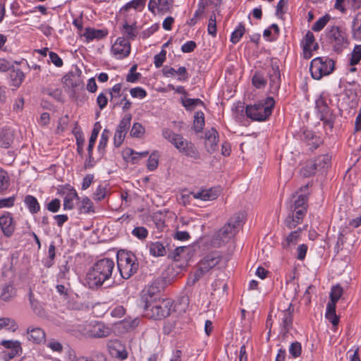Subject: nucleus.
<instances>
[{"instance_id": "34", "label": "nucleus", "mask_w": 361, "mask_h": 361, "mask_svg": "<svg viewBox=\"0 0 361 361\" xmlns=\"http://www.w3.org/2000/svg\"><path fill=\"white\" fill-rule=\"evenodd\" d=\"M245 32V25L243 23H238L235 30L231 35V42L235 44L240 42L242 37L244 35Z\"/></svg>"}, {"instance_id": "30", "label": "nucleus", "mask_w": 361, "mask_h": 361, "mask_svg": "<svg viewBox=\"0 0 361 361\" xmlns=\"http://www.w3.org/2000/svg\"><path fill=\"white\" fill-rule=\"evenodd\" d=\"M24 202L32 214H37L40 209L38 200L32 195H27L24 199Z\"/></svg>"}, {"instance_id": "4", "label": "nucleus", "mask_w": 361, "mask_h": 361, "mask_svg": "<svg viewBox=\"0 0 361 361\" xmlns=\"http://www.w3.org/2000/svg\"><path fill=\"white\" fill-rule=\"evenodd\" d=\"M325 35L328 45L336 54H341L350 44L348 34L345 29L339 26H328L325 30Z\"/></svg>"}, {"instance_id": "23", "label": "nucleus", "mask_w": 361, "mask_h": 361, "mask_svg": "<svg viewBox=\"0 0 361 361\" xmlns=\"http://www.w3.org/2000/svg\"><path fill=\"white\" fill-rule=\"evenodd\" d=\"M27 339L34 343H41L45 341V332L39 327H29L27 330Z\"/></svg>"}, {"instance_id": "48", "label": "nucleus", "mask_w": 361, "mask_h": 361, "mask_svg": "<svg viewBox=\"0 0 361 361\" xmlns=\"http://www.w3.org/2000/svg\"><path fill=\"white\" fill-rule=\"evenodd\" d=\"M145 133V128L139 123H134L130 131L132 137L140 138Z\"/></svg>"}, {"instance_id": "52", "label": "nucleus", "mask_w": 361, "mask_h": 361, "mask_svg": "<svg viewBox=\"0 0 361 361\" xmlns=\"http://www.w3.org/2000/svg\"><path fill=\"white\" fill-rule=\"evenodd\" d=\"M44 94L49 95L57 101L61 100L62 92L59 89L44 88L42 90Z\"/></svg>"}, {"instance_id": "6", "label": "nucleus", "mask_w": 361, "mask_h": 361, "mask_svg": "<svg viewBox=\"0 0 361 361\" xmlns=\"http://www.w3.org/2000/svg\"><path fill=\"white\" fill-rule=\"evenodd\" d=\"M116 258L117 267L123 279H128L137 271L139 263L136 256L131 252L119 250Z\"/></svg>"}, {"instance_id": "1", "label": "nucleus", "mask_w": 361, "mask_h": 361, "mask_svg": "<svg viewBox=\"0 0 361 361\" xmlns=\"http://www.w3.org/2000/svg\"><path fill=\"white\" fill-rule=\"evenodd\" d=\"M115 267L113 259L103 258L97 261L87 271L85 278V285L90 289L101 287L112 275Z\"/></svg>"}, {"instance_id": "47", "label": "nucleus", "mask_w": 361, "mask_h": 361, "mask_svg": "<svg viewBox=\"0 0 361 361\" xmlns=\"http://www.w3.org/2000/svg\"><path fill=\"white\" fill-rule=\"evenodd\" d=\"M181 103L183 106L189 111L192 110L195 106L198 105H202L203 102L200 99H182Z\"/></svg>"}, {"instance_id": "40", "label": "nucleus", "mask_w": 361, "mask_h": 361, "mask_svg": "<svg viewBox=\"0 0 361 361\" xmlns=\"http://www.w3.org/2000/svg\"><path fill=\"white\" fill-rule=\"evenodd\" d=\"M13 142V135L9 130H2L0 133V147L8 148Z\"/></svg>"}, {"instance_id": "11", "label": "nucleus", "mask_w": 361, "mask_h": 361, "mask_svg": "<svg viewBox=\"0 0 361 361\" xmlns=\"http://www.w3.org/2000/svg\"><path fill=\"white\" fill-rule=\"evenodd\" d=\"M80 331L85 336L90 338H103L111 334L109 327L103 322L97 321H92L86 324L83 329Z\"/></svg>"}, {"instance_id": "51", "label": "nucleus", "mask_w": 361, "mask_h": 361, "mask_svg": "<svg viewBox=\"0 0 361 361\" xmlns=\"http://www.w3.org/2000/svg\"><path fill=\"white\" fill-rule=\"evenodd\" d=\"M9 186V177L8 173L0 168V192L6 190Z\"/></svg>"}, {"instance_id": "7", "label": "nucleus", "mask_w": 361, "mask_h": 361, "mask_svg": "<svg viewBox=\"0 0 361 361\" xmlns=\"http://www.w3.org/2000/svg\"><path fill=\"white\" fill-rule=\"evenodd\" d=\"M223 262V257L220 252L217 251L212 252L207 255L198 263V268L194 273L192 278L188 279V283L195 284L200 280L206 273L215 267H219Z\"/></svg>"}, {"instance_id": "32", "label": "nucleus", "mask_w": 361, "mask_h": 361, "mask_svg": "<svg viewBox=\"0 0 361 361\" xmlns=\"http://www.w3.org/2000/svg\"><path fill=\"white\" fill-rule=\"evenodd\" d=\"M11 70V85L16 88H18L21 85L23 82V72L20 68L15 69L13 68Z\"/></svg>"}, {"instance_id": "60", "label": "nucleus", "mask_w": 361, "mask_h": 361, "mask_svg": "<svg viewBox=\"0 0 361 361\" xmlns=\"http://www.w3.org/2000/svg\"><path fill=\"white\" fill-rule=\"evenodd\" d=\"M176 75H178L177 80L180 82H185L189 78V74L185 67L181 66L176 70Z\"/></svg>"}, {"instance_id": "13", "label": "nucleus", "mask_w": 361, "mask_h": 361, "mask_svg": "<svg viewBox=\"0 0 361 361\" xmlns=\"http://www.w3.org/2000/svg\"><path fill=\"white\" fill-rule=\"evenodd\" d=\"M131 50L130 43L123 37H118L111 48L112 55L117 59H123L129 56Z\"/></svg>"}, {"instance_id": "41", "label": "nucleus", "mask_w": 361, "mask_h": 361, "mask_svg": "<svg viewBox=\"0 0 361 361\" xmlns=\"http://www.w3.org/2000/svg\"><path fill=\"white\" fill-rule=\"evenodd\" d=\"M300 232V230L290 232L285 240L282 242V246L283 247H288L295 245L299 239Z\"/></svg>"}, {"instance_id": "8", "label": "nucleus", "mask_w": 361, "mask_h": 361, "mask_svg": "<svg viewBox=\"0 0 361 361\" xmlns=\"http://www.w3.org/2000/svg\"><path fill=\"white\" fill-rule=\"evenodd\" d=\"M243 216L240 213L233 214L228 221L215 234V240H219V245L227 243L233 238L241 226Z\"/></svg>"}, {"instance_id": "61", "label": "nucleus", "mask_w": 361, "mask_h": 361, "mask_svg": "<svg viewBox=\"0 0 361 361\" xmlns=\"http://www.w3.org/2000/svg\"><path fill=\"white\" fill-rule=\"evenodd\" d=\"M48 256L49 261L46 262L45 266L47 267H50L52 265L53 261L56 256V247L54 243H51L49 246Z\"/></svg>"}, {"instance_id": "39", "label": "nucleus", "mask_w": 361, "mask_h": 361, "mask_svg": "<svg viewBox=\"0 0 361 361\" xmlns=\"http://www.w3.org/2000/svg\"><path fill=\"white\" fill-rule=\"evenodd\" d=\"M194 129L197 133H200L202 130L204 126V115L202 111H197L194 116Z\"/></svg>"}, {"instance_id": "28", "label": "nucleus", "mask_w": 361, "mask_h": 361, "mask_svg": "<svg viewBox=\"0 0 361 361\" xmlns=\"http://www.w3.org/2000/svg\"><path fill=\"white\" fill-rule=\"evenodd\" d=\"M121 32L125 36L124 37L129 42L130 40H135L138 34V29L136 26V23H134L130 25L127 22H125L122 25Z\"/></svg>"}, {"instance_id": "9", "label": "nucleus", "mask_w": 361, "mask_h": 361, "mask_svg": "<svg viewBox=\"0 0 361 361\" xmlns=\"http://www.w3.org/2000/svg\"><path fill=\"white\" fill-rule=\"evenodd\" d=\"M335 69V62L326 56L314 58L310 63V71L312 78L320 80L330 75Z\"/></svg>"}, {"instance_id": "43", "label": "nucleus", "mask_w": 361, "mask_h": 361, "mask_svg": "<svg viewBox=\"0 0 361 361\" xmlns=\"http://www.w3.org/2000/svg\"><path fill=\"white\" fill-rule=\"evenodd\" d=\"M16 294V290L11 285H6L1 289L0 292V298L4 301L8 300Z\"/></svg>"}, {"instance_id": "44", "label": "nucleus", "mask_w": 361, "mask_h": 361, "mask_svg": "<svg viewBox=\"0 0 361 361\" xmlns=\"http://www.w3.org/2000/svg\"><path fill=\"white\" fill-rule=\"evenodd\" d=\"M252 83L257 89L264 88L267 85V80L262 73L256 72L252 78Z\"/></svg>"}, {"instance_id": "18", "label": "nucleus", "mask_w": 361, "mask_h": 361, "mask_svg": "<svg viewBox=\"0 0 361 361\" xmlns=\"http://www.w3.org/2000/svg\"><path fill=\"white\" fill-rule=\"evenodd\" d=\"M361 7V0H335L334 9L343 14L348 10L356 11Z\"/></svg>"}, {"instance_id": "56", "label": "nucleus", "mask_w": 361, "mask_h": 361, "mask_svg": "<svg viewBox=\"0 0 361 361\" xmlns=\"http://www.w3.org/2000/svg\"><path fill=\"white\" fill-rule=\"evenodd\" d=\"M130 94L133 98H138L140 99H144L147 93L146 90L141 87H136L130 90Z\"/></svg>"}, {"instance_id": "10", "label": "nucleus", "mask_w": 361, "mask_h": 361, "mask_svg": "<svg viewBox=\"0 0 361 361\" xmlns=\"http://www.w3.org/2000/svg\"><path fill=\"white\" fill-rule=\"evenodd\" d=\"M328 101L329 99L327 97L324 93L321 94L315 101V109L317 117L325 124L332 128L335 116L329 106Z\"/></svg>"}, {"instance_id": "58", "label": "nucleus", "mask_w": 361, "mask_h": 361, "mask_svg": "<svg viewBox=\"0 0 361 361\" xmlns=\"http://www.w3.org/2000/svg\"><path fill=\"white\" fill-rule=\"evenodd\" d=\"M166 51L162 49L158 54L154 57V63L156 68H159L162 66L164 62L166 61Z\"/></svg>"}, {"instance_id": "53", "label": "nucleus", "mask_w": 361, "mask_h": 361, "mask_svg": "<svg viewBox=\"0 0 361 361\" xmlns=\"http://www.w3.org/2000/svg\"><path fill=\"white\" fill-rule=\"evenodd\" d=\"M288 351L290 355L294 358L298 357L302 353V346L300 343L298 341L292 343L289 346Z\"/></svg>"}, {"instance_id": "19", "label": "nucleus", "mask_w": 361, "mask_h": 361, "mask_svg": "<svg viewBox=\"0 0 361 361\" xmlns=\"http://www.w3.org/2000/svg\"><path fill=\"white\" fill-rule=\"evenodd\" d=\"M269 85L273 93L277 92L281 85V73L279 66L277 63H272L271 68L269 72Z\"/></svg>"}, {"instance_id": "12", "label": "nucleus", "mask_w": 361, "mask_h": 361, "mask_svg": "<svg viewBox=\"0 0 361 361\" xmlns=\"http://www.w3.org/2000/svg\"><path fill=\"white\" fill-rule=\"evenodd\" d=\"M132 120V115L126 114L120 121L114 136V145L116 147H119L123 142L125 137L129 131Z\"/></svg>"}, {"instance_id": "63", "label": "nucleus", "mask_w": 361, "mask_h": 361, "mask_svg": "<svg viewBox=\"0 0 361 361\" xmlns=\"http://www.w3.org/2000/svg\"><path fill=\"white\" fill-rule=\"evenodd\" d=\"M61 207V201L60 200L55 198L52 200L50 202L48 203L47 206V209L53 213H56L59 212Z\"/></svg>"}, {"instance_id": "45", "label": "nucleus", "mask_w": 361, "mask_h": 361, "mask_svg": "<svg viewBox=\"0 0 361 361\" xmlns=\"http://www.w3.org/2000/svg\"><path fill=\"white\" fill-rule=\"evenodd\" d=\"M331 16L329 14H326L324 16L319 18L312 25V30L314 32H320L327 25Z\"/></svg>"}, {"instance_id": "20", "label": "nucleus", "mask_w": 361, "mask_h": 361, "mask_svg": "<svg viewBox=\"0 0 361 361\" xmlns=\"http://www.w3.org/2000/svg\"><path fill=\"white\" fill-rule=\"evenodd\" d=\"M290 303L288 308L281 312L280 316V325L284 334L288 333L293 326V310Z\"/></svg>"}, {"instance_id": "2", "label": "nucleus", "mask_w": 361, "mask_h": 361, "mask_svg": "<svg viewBox=\"0 0 361 361\" xmlns=\"http://www.w3.org/2000/svg\"><path fill=\"white\" fill-rule=\"evenodd\" d=\"M173 301L169 298H147L144 315L151 319L161 320L169 317L172 311Z\"/></svg>"}, {"instance_id": "50", "label": "nucleus", "mask_w": 361, "mask_h": 361, "mask_svg": "<svg viewBox=\"0 0 361 361\" xmlns=\"http://www.w3.org/2000/svg\"><path fill=\"white\" fill-rule=\"evenodd\" d=\"M131 233L134 237L139 240H144L148 235V231L145 227L137 226L133 229Z\"/></svg>"}, {"instance_id": "42", "label": "nucleus", "mask_w": 361, "mask_h": 361, "mask_svg": "<svg viewBox=\"0 0 361 361\" xmlns=\"http://www.w3.org/2000/svg\"><path fill=\"white\" fill-rule=\"evenodd\" d=\"M361 60V44H357L354 47L349 59L350 66H355L360 63Z\"/></svg>"}, {"instance_id": "31", "label": "nucleus", "mask_w": 361, "mask_h": 361, "mask_svg": "<svg viewBox=\"0 0 361 361\" xmlns=\"http://www.w3.org/2000/svg\"><path fill=\"white\" fill-rule=\"evenodd\" d=\"M78 210L80 213H90L94 212V204L91 200L87 197H82V199L78 201Z\"/></svg>"}, {"instance_id": "25", "label": "nucleus", "mask_w": 361, "mask_h": 361, "mask_svg": "<svg viewBox=\"0 0 361 361\" xmlns=\"http://www.w3.org/2000/svg\"><path fill=\"white\" fill-rule=\"evenodd\" d=\"M149 254L153 257H163L166 254V247L160 241L149 242L147 244Z\"/></svg>"}, {"instance_id": "21", "label": "nucleus", "mask_w": 361, "mask_h": 361, "mask_svg": "<svg viewBox=\"0 0 361 361\" xmlns=\"http://www.w3.org/2000/svg\"><path fill=\"white\" fill-rule=\"evenodd\" d=\"M123 157L128 162L133 164H137L139 160L142 157H146L149 154L148 151L137 152L130 147H126L123 150Z\"/></svg>"}, {"instance_id": "14", "label": "nucleus", "mask_w": 361, "mask_h": 361, "mask_svg": "<svg viewBox=\"0 0 361 361\" xmlns=\"http://www.w3.org/2000/svg\"><path fill=\"white\" fill-rule=\"evenodd\" d=\"M1 345L10 350L9 352H2L3 358L6 361L13 359L21 350V343L18 341L3 340L1 341Z\"/></svg>"}, {"instance_id": "27", "label": "nucleus", "mask_w": 361, "mask_h": 361, "mask_svg": "<svg viewBox=\"0 0 361 361\" xmlns=\"http://www.w3.org/2000/svg\"><path fill=\"white\" fill-rule=\"evenodd\" d=\"M108 35L106 30H97L91 27L85 28L83 36L86 38L87 42L94 39H101Z\"/></svg>"}, {"instance_id": "46", "label": "nucleus", "mask_w": 361, "mask_h": 361, "mask_svg": "<svg viewBox=\"0 0 361 361\" xmlns=\"http://www.w3.org/2000/svg\"><path fill=\"white\" fill-rule=\"evenodd\" d=\"M159 154L158 151L153 152L149 157L147 168L149 171H154L159 164Z\"/></svg>"}, {"instance_id": "33", "label": "nucleus", "mask_w": 361, "mask_h": 361, "mask_svg": "<svg viewBox=\"0 0 361 361\" xmlns=\"http://www.w3.org/2000/svg\"><path fill=\"white\" fill-rule=\"evenodd\" d=\"M191 195L195 199H199L203 201L214 200L216 197V195L212 192V189L202 190L196 192H191Z\"/></svg>"}, {"instance_id": "5", "label": "nucleus", "mask_w": 361, "mask_h": 361, "mask_svg": "<svg viewBox=\"0 0 361 361\" xmlns=\"http://www.w3.org/2000/svg\"><path fill=\"white\" fill-rule=\"evenodd\" d=\"M307 213V198L300 195L288 207V213L284 220V224L289 229L300 224Z\"/></svg>"}, {"instance_id": "22", "label": "nucleus", "mask_w": 361, "mask_h": 361, "mask_svg": "<svg viewBox=\"0 0 361 361\" xmlns=\"http://www.w3.org/2000/svg\"><path fill=\"white\" fill-rule=\"evenodd\" d=\"M0 227L6 236L9 237L13 234L15 225L9 214L0 216Z\"/></svg>"}, {"instance_id": "37", "label": "nucleus", "mask_w": 361, "mask_h": 361, "mask_svg": "<svg viewBox=\"0 0 361 361\" xmlns=\"http://www.w3.org/2000/svg\"><path fill=\"white\" fill-rule=\"evenodd\" d=\"M110 131L108 129H104L101 135L99 145L97 146V150L99 154L104 155L105 153V149L108 143Z\"/></svg>"}, {"instance_id": "26", "label": "nucleus", "mask_w": 361, "mask_h": 361, "mask_svg": "<svg viewBox=\"0 0 361 361\" xmlns=\"http://www.w3.org/2000/svg\"><path fill=\"white\" fill-rule=\"evenodd\" d=\"M205 145L208 152H214L219 141V133L214 128H212L206 133Z\"/></svg>"}, {"instance_id": "55", "label": "nucleus", "mask_w": 361, "mask_h": 361, "mask_svg": "<svg viewBox=\"0 0 361 361\" xmlns=\"http://www.w3.org/2000/svg\"><path fill=\"white\" fill-rule=\"evenodd\" d=\"M106 193L107 191L106 187L102 185H99L93 194V199L98 202L102 201L106 197Z\"/></svg>"}, {"instance_id": "16", "label": "nucleus", "mask_w": 361, "mask_h": 361, "mask_svg": "<svg viewBox=\"0 0 361 361\" xmlns=\"http://www.w3.org/2000/svg\"><path fill=\"white\" fill-rule=\"evenodd\" d=\"M303 55L305 59H310L312 56V51L318 48V44L315 42L313 33L308 31L302 42Z\"/></svg>"}, {"instance_id": "15", "label": "nucleus", "mask_w": 361, "mask_h": 361, "mask_svg": "<svg viewBox=\"0 0 361 361\" xmlns=\"http://www.w3.org/2000/svg\"><path fill=\"white\" fill-rule=\"evenodd\" d=\"M173 4V0H149L148 9L153 14L157 11L164 14L170 11Z\"/></svg>"}, {"instance_id": "29", "label": "nucleus", "mask_w": 361, "mask_h": 361, "mask_svg": "<svg viewBox=\"0 0 361 361\" xmlns=\"http://www.w3.org/2000/svg\"><path fill=\"white\" fill-rule=\"evenodd\" d=\"M179 152L194 159H197L200 157V152L197 147L192 142L189 141L185 143L184 147L179 150Z\"/></svg>"}, {"instance_id": "54", "label": "nucleus", "mask_w": 361, "mask_h": 361, "mask_svg": "<svg viewBox=\"0 0 361 361\" xmlns=\"http://www.w3.org/2000/svg\"><path fill=\"white\" fill-rule=\"evenodd\" d=\"M343 294V288L340 286H333L330 293L331 302H337Z\"/></svg>"}, {"instance_id": "36", "label": "nucleus", "mask_w": 361, "mask_h": 361, "mask_svg": "<svg viewBox=\"0 0 361 361\" xmlns=\"http://www.w3.org/2000/svg\"><path fill=\"white\" fill-rule=\"evenodd\" d=\"M353 37L355 39L361 40V13H358L353 20Z\"/></svg>"}, {"instance_id": "57", "label": "nucleus", "mask_w": 361, "mask_h": 361, "mask_svg": "<svg viewBox=\"0 0 361 361\" xmlns=\"http://www.w3.org/2000/svg\"><path fill=\"white\" fill-rule=\"evenodd\" d=\"M207 31L209 35L212 37H216V16L215 14H212L209 19L208 25H207Z\"/></svg>"}, {"instance_id": "17", "label": "nucleus", "mask_w": 361, "mask_h": 361, "mask_svg": "<svg viewBox=\"0 0 361 361\" xmlns=\"http://www.w3.org/2000/svg\"><path fill=\"white\" fill-rule=\"evenodd\" d=\"M163 137L170 142L178 151L184 147L188 142L181 135L174 133L169 128H164L162 130Z\"/></svg>"}, {"instance_id": "62", "label": "nucleus", "mask_w": 361, "mask_h": 361, "mask_svg": "<svg viewBox=\"0 0 361 361\" xmlns=\"http://www.w3.org/2000/svg\"><path fill=\"white\" fill-rule=\"evenodd\" d=\"M49 56L50 61L56 67L60 68L63 65L62 59L54 51H49Z\"/></svg>"}, {"instance_id": "3", "label": "nucleus", "mask_w": 361, "mask_h": 361, "mask_svg": "<svg viewBox=\"0 0 361 361\" xmlns=\"http://www.w3.org/2000/svg\"><path fill=\"white\" fill-rule=\"evenodd\" d=\"M275 106V100L271 97L263 98L253 104L245 107L246 116L252 121L263 122L269 119Z\"/></svg>"}, {"instance_id": "35", "label": "nucleus", "mask_w": 361, "mask_h": 361, "mask_svg": "<svg viewBox=\"0 0 361 361\" xmlns=\"http://www.w3.org/2000/svg\"><path fill=\"white\" fill-rule=\"evenodd\" d=\"M315 164H314L313 159H310L307 161L300 170L301 175H302L305 177H310L314 175L317 171Z\"/></svg>"}, {"instance_id": "38", "label": "nucleus", "mask_w": 361, "mask_h": 361, "mask_svg": "<svg viewBox=\"0 0 361 361\" xmlns=\"http://www.w3.org/2000/svg\"><path fill=\"white\" fill-rule=\"evenodd\" d=\"M330 157L327 154L319 155L315 159H313L317 171L328 168L330 165Z\"/></svg>"}, {"instance_id": "59", "label": "nucleus", "mask_w": 361, "mask_h": 361, "mask_svg": "<svg viewBox=\"0 0 361 361\" xmlns=\"http://www.w3.org/2000/svg\"><path fill=\"white\" fill-rule=\"evenodd\" d=\"M146 0H132L125 5V9L130 8L139 9L145 7Z\"/></svg>"}, {"instance_id": "49", "label": "nucleus", "mask_w": 361, "mask_h": 361, "mask_svg": "<svg viewBox=\"0 0 361 361\" xmlns=\"http://www.w3.org/2000/svg\"><path fill=\"white\" fill-rule=\"evenodd\" d=\"M4 328L11 331H15L18 328V325L13 320L9 318H1L0 319V329Z\"/></svg>"}, {"instance_id": "24", "label": "nucleus", "mask_w": 361, "mask_h": 361, "mask_svg": "<svg viewBox=\"0 0 361 361\" xmlns=\"http://www.w3.org/2000/svg\"><path fill=\"white\" fill-rule=\"evenodd\" d=\"M80 197L75 189H71L64 197L63 199V209L71 210L75 207V205L78 203Z\"/></svg>"}, {"instance_id": "64", "label": "nucleus", "mask_w": 361, "mask_h": 361, "mask_svg": "<svg viewBox=\"0 0 361 361\" xmlns=\"http://www.w3.org/2000/svg\"><path fill=\"white\" fill-rule=\"evenodd\" d=\"M197 45L194 41H187L181 46V51L183 53H190L195 50Z\"/></svg>"}]
</instances>
